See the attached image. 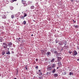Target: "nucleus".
<instances>
[{"mask_svg": "<svg viewBox=\"0 0 79 79\" xmlns=\"http://www.w3.org/2000/svg\"><path fill=\"white\" fill-rule=\"evenodd\" d=\"M31 36H34V35L32 34L31 35Z\"/></svg>", "mask_w": 79, "mask_h": 79, "instance_id": "39", "label": "nucleus"}, {"mask_svg": "<svg viewBox=\"0 0 79 79\" xmlns=\"http://www.w3.org/2000/svg\"><path fill=\"white\" fill-rule=\"evenodd\" d=\"M33 21L35 22V20H34Z\"/></svg>", "mask_w": 79, "mask_h": 79, "instance_id": "49", "label": "nucleus"}, {"mask_svg": "<svg viewBox=\"0 0 79 79\" xmlns=\"http://www.w3.org/2000/svg\"><path fill=\"white\" fill-rule=\"evenodd\" d=\"M65 45H66L67 44V42L66 41H65V43H64Z\"/></svg>", "mask_w": 79, "mask_h": 79, "instance_id": "24", "label": "nucleus"}, {"mask_svg": "<svg viewBox=\"0 0 79 79\" xmlns=\"http://www.w3.org/2000/svg\"><path fill=\"white\" fill-rule=\"evenodd\" d=\"M69 53H70V54H71V53H72V52H70V51H69Z\"/></svg>", "mask_w": 79, "mask_h": 79, "instance_id": "30", "label": "nucleus"}, {"mask_svg": "<svg viewBox=\"0 0 79 79\" xmlns=\"http://www.w3.org/2000/svg\"><path fill=\"white\" fill-rule=\"evenodd\" d=\"M48 73H49L48 72L47 73V74H48Z\"/></svg>", "mask_w": 79, "mask_h": 79, "instance_id": "43", "label": "nucleus"}, {"mask_svg": "<svg viewBox=\"0 0 79 79\" xmlns=\"http://www.w3.org/2000/svg\"><path fill=\"white\" fill-rule=\"evenodd\" d=\"M59 68V67H57L56 68V69H58Z\"/></svg>", "mask_w": 79, "mask_h": 79, "instance_id": "37", "label": "nucleus"}, {"mask_svg": "<svg viewBox=\"0 0 79 79\" xmlns=\"http://www.w3.org/2000/svg\"><path fill=\"white\" fill-rule=\"evenodd\" d=\"M54 53L56 55H58V52L56 51H54Z\"/></svg>", "mask_w": 79, "mask_h": 79, "instance_id": "15", "label": "nucleus"}, {"mask_svg": "<svg viewBox=\"0 0 79 79\" xmlns=\"http://www.w3.org/2000/svg\"><path fill=\"white\" fill-rule=\"evenodd\" d=\"M73 21L74 23H76V21H74V20L73 19Z\"/></svg>", "mask_w": 79, "mask_h": 79, "instance_id": "28", "label": "nucleus"}, {"mask_svg": "<svg viewBox=\"0 0 79 79\" xmlns=\"http://www.w3.org/2000/svg\"><path fill=\"white\" fill-rule=\"evenodd\" d=\"M54 51H55V50H54V49H52L51 50V52L52 53L54 52Z\"/></svg>", "mask_w": 79, "mask_h": 79, "instance_id": "21", "label": "nucleus"}, {"mask_svg": "<svg viewBox=\"0 0 79 79\" xmlns=\"http://www.w3.org/2000/svg\"><path fill=\"white\" fill-rule=\"evenodd\" d=\"M17 0H12V2H16Z\"/></svg>", "mask_w": 79, "mask_h": 79, "instance_id": "27", "label": "nucleus"}, {"mask_svg": "<svg viewBox=\"0 0 79 79\" xmlns=\"http://www.w3.org/2000/svg\"><path fill=\"white\" fill-rule=\"evenodd\" d=\"M19 39H20V38H19Z\"/></svg>", "mask_w": 79, "mask_h": 79, "instance_id": "46", "label": "nucleus"}, {"mask_svg": "<svg viewBox=\"0 0 79 79\" xmlns=\"http://www.w3.org/2000/svg\"><path fill=\"white\" fill-rule=\"evenodd\" d=\"M55 72H56V69H55L54 68V70L52 71V72L53 73V74H54V73H55Z\"/></svg>", "mask_w": 79, "mask_h": 79, "instance_id": "13", "label": "nucleus"}, {"mask_svg": "<svg viewBox=\"0 0 79 79\" xmlns=\"http://www.w3.org/2000/svg\"><path fill=\"white\" fill-rule=\"evenodd\" d=\"M26 16H27V14L26 13H24V17H26Z\"/></svg>", "mask_w": 79, "mask_h": 79, "instance_id": "20", "label": "nucleus"}, {"mask_svg": "<svg viewBox=\"0 0 79 79\" xmlns=\"http://www.w3.org/2000/svg\"><path fill=\"white\" fill-rule=\"evenodd\" d=\"M17 73H18V70H17Z\"/></svg>", "mask_w": 79, "mask_h": 79, "instance_id": "44", "label": "nucleus"}, {"mask_svg": "<svg viewBox=\"0 0 79 79\" xmlns=\"http://www.w3.org/2000/svg\"><path fill=\"white\" fill-rule=\"evenodd\" d=\"M39 72H40V73H41V71H40V70H39Z\"/></svg>", "mask_w": 79, "mask_h": 79, "instance_id": "38", "label": "nucleus"}, {"mask_svg": "<svg viewBox=\"0 0 79 79\" xmlns=\"http://www.w3.org/2000/svg\"><path fill=\"white\" fill-rule=\"evenodd\" d=\"M35 68L36 69H38V66H36V67H35Z\"/></svg>", "mask_w": 79, "mask_h": 79, "instance_id": "33", "label": "nucleus"}, {"mask_svg": "<svg viewBox=\"0 0 79 79\" xmlns=\"http://www.w3.org/2000/svg\"><path fill=\"white\" fill-rule=\"evenodd\" d=\"M77 48H78V49H79V46H77Z\"/></svg>", "mask_w": 79, "mask_h": 79, "instance_id": "34", "label": "nucleus"}, {"mask_svg": "<svg viewBox=\"0 0 79 79\" xmlns=\"http://www.w3.org/2000/svg\"><path fill=\"white\" fill-rule=\"evenodd\" d=\"M11 50H13V48H12Z\"/></svg>", "mask_w": 79, "mask_h": 79, "instance_id": "48", "label": "nucleus"}, {"mask_svg": "<svg viewBox=\"0 0 79 79\" xmlns=\"http://www.w3.org/2000/svg\"><path fill=\"white\" fill-rule=\"evenodd\" d=\"M29 2H30L29 1H28V3H29Z\"/></svg>", "mask_w": 79, "mask_h": 79, "instance_id": "45", "label": "nucleus"}, {"mask_svg": "<svg viewBox=\"0 0 79 79\" xmlns=\"http://www.w3.org/2000/svg\"><path fill=\"white\" fill-rule=\"evenodd\" d=\"M71 2H73V0H70Z\"/></svg>", "mask_w": 79, "mask_h": 79, "instance_id": "35", "label": "nucleus"}, {"mask_svg": "<svg viewBox=\"0 0 79 79\" xmlns=\"http://www.w3.org/2000/svg\"><path fill=\"white\" fill-rule=\"evenodd\" d=\"M40 79H42V77H40Z\"/></svg>", "mask_w": 79, "mask_h": 79, "instance_id": "40", "label": "nucleus"}, {"mask_svg": "<svg viewBox=\"0 0 79 79\" xmlns=\"http://www.w3.org/2000/svg\"><path fill=\"white\" fill-rule=\"evenodd\" d=\"M58 59L59 60V61H60L61 60V57H58Z\"/></svg>", "mask_w": 79, "mask_h": 79, "instance_id": "18", "label": "nucleus"}, {"mask_svg": "<svg viewBox=\"0 0 79 79\" xmlns=\"http://www.w3.org/2000/svg\"><path fill=\"white\" fill-rule=\"evenodd\" d=\"M6 51L5 52H6V54H7V55H10V51Z\"/></svg>", "mask_w": 79, "mask_h": 79, "instance_id": "11", "label": "nucleus"}, {"mask_svg": "<svg viewBox=\"0 0 79 79\" xmlns=\"http://www.w3.org/2000/svg\"><path fill=\"white\" fill-rule=\"evenodd\" d=\"M54 76L55 77H56L57 76H58V73L54 74Z\"/></svg>", "mask_w": 79, "mask_h": 79, "instance_id": "9", "label": "nucleus"}, {"mask_svg": "<svg viewBox=\"0 0 79 79\" xmlns=\"http://www.w3.org/2000/svg\"><path fill=\"white\" fill-rule=\"evenodd\" d=\"M27 66H26L25 67V68L26 69V70H27L28 69H27Z\"/></svg>", "mask_w": 79, "mask_h": 79, "instance_id": "26", "label": "nucleus"}, {"mask_svg": "<svg viewBox=\"0 0 79 79\" xmlns=\"http://www.w3.org/2000/svg\"><path fill=\"white\" fill-rule=\"evenodd\" d=\"M42 75V73H40Z\"/></svg>", "mask_w": 79, "mask_h": 79, "instance_id": "47", "label": "nucleus"}, {"mask_svg": "<svg viewBox=\"0 0 79 79\" xmlns=\"http://www.w3.org/2000/svg\"><path fill=\"white\" fill-rule=\"evenodd\" d=\"M28 5H29V3H28Z\"/></svg>", "mask_w": 79, "mask_h": 79, "instance_id": "52", "label": "nucleus"}, {"mask_svg": "<svg viewBox=\"0 0 79 79\" xmlns=\"http://www.w3.org/2000/svg\"><path fill=\"white\" fill-rule=\"evenodd\" d=\"M5 52L4 51H3L2 52V55H5Z\"/></svg>", "mask_w": 79, "mask_h": 79, "instance_id": "14", "label": "nucleus"}, {"mask_svg": "<svg viewBox=\"0 0 79 79\" xmlns=\"http://www.w3.org/2000/svg\"><path fill=\"white\" fill-rule=\"evenodd\" d=\"M56 43L57 44V43H58V40H55Z\"/></svg>", "mask_w": 79, "mask_h": 79, "instance_id": "25", "label": "nucleus"}, {"mask_svg": "<svg viewBox=\"0 0 79 79\" xmlns=\"http://www.w3.org/2000/svg\"><path fill=\"white\" fill-rule=\"evenodd\" d=\"M47 54L48 56H49V55H51V52H47Z\"/></svg>", "mask_w": 79, "mask_h": 79, "instance_id": "8", "label": "nucleus"}, {"mask_svg": "<svg viewBox=\"0 0 79 79\" xmlns=\"http://www.w3.org/2000/svg\"><path fill=\"white\" fill-rule=\"evenodd\" d=\"M23 24H24V25H25V24H26V21H24L23 22Z\"/></svg>", "mask_w": 79, "mask_h": 79, "instance_id": "19", "label": "nucleus"}, {"mask_svg": "<svg viewBox=\"0 0 79 79\" xmlns=\"http://www.w3.org/2000/svg\"><path fill=\"white\" fill-rule=\"evenodd\" d=\"M77 61H79V58L77 60Z\"/></svg>", "mask_w": 79, "mask_h": 79, "instance_id": "36", "label": "nucleus"}, {"mask_svg": "<svg viewBox=\"0 0 79 79\" xmlns=\"http://www.w3.org/2000/svg\"><path fill=\"white\" fill-rule=\"evenodd\" d=\"M55 59L54 58L53 59H52L50 61L51 63H53L54 62H55Z\"/></svg>", "mask_w": 79, "mask_h": 79, "instance_id": "7", "label": "nucleus"}, {"mask_svg": "<svg viewBox=\"0 0 79 79\" xmlns=\"http://www.w3.org/2000/svg\"><path fill=\"white\" fill-rule=\"evenodd\" d=\"M59 44L60 45H63V42L61 41H60L59 43Z\"/></svg>", "mask_w": 79, "mask_h": 79, "instance_id": "10", "label": "nucleus"}, {"mask_svg": "<svg viewBox=\"0 0 79 79\" xmlns=\"http://www.w3.org/2000/svg\"><path fill=\"white\" fill-rule=\"evenodd\" d=\"M11 18H12V19H13V18H15V16H14V15H12Z\"/></svg>", "mask_w": 79, "mask_h": 79, "instance_id": "23", "label": "nucleus"}, {"mask_svg": "<svg viewBox=\"0 0 79 79\" xmlns=\"http://www.w3.org/2000/svg\"><path fill=\"white\" fill-rule=\"evenodd\" d=\"M77 55V52L76 50H75L73 52V56H76Z\"/></svg>", "mask_w": 79, "mask_h": 79, "instance_id": "5", "label": "nucleus"}, {"mask_svg": "<svg viewBox=\"0 0 79 79\" xmlns=\"http://www.w3.org/2000/svg\"><path fill=\"white\" fill-rule=\"evenodd\" d=\"M75 27H78V26L76 25V26H75Z\"/></svg>", "mask_w": 79, "mask_h": 79, "instance_id": "32", "label": "nucleus"}, {"mask_svg": "<svg viewBox=\"0 0 79 79\" xmlns=\"http://www.w3.org/2000/svg\"><path fill=\"white\" fill-rule=\"evenodd\" d=\"M38 60H39V59H36V61H38Z\"/></svg>", "mask_w": 79, "mask_h": 79, "instance_id": "29", "label": "nucleus"}, {"mask_svg": "<svg viewBox=\"0 0 79 79\" xmlns=\"http://www.w3.org/2000/svg\"><path fill=\"white\" fill-rule=\"evenodd\" d=\"M47 69V70H48V71H51V70L52 69L50 67V65H49L48 66Z\"/></svg>", "mask_w": 79, "mask_h": 79, "instance_id": "3", "label": "nucleus"}, {"mask_svg": "<svg viewBox=\"0 0 79 79\" xmlns=\"http://www.w3.org/2000/svg\"><path fill=\"white\" fill-rule=\"evenodd\" d=\"M66 73L65 72H64L63 75H66Z\"/></svg>", "mask_w": 79, "mask_h": 79, "instance_id": "22", "label": "nucleus"}, {"mask_svg": "<svg viewBox=\"0 0 79 79\" xmlns=\"http://www.w3.org/2000/svg\"><path fill=\"white\" fill-rule=\"evenodd\" d=\"M19 40V41H20V40Z\"/></svg>", "mask_w": 79, "mask_h": 79, "instance_id": "50", "label": "nucleus"}, {"mask_svg": "<svg viewBox=\"0 0 79 79\" xmlns=\"http://www.w3.org/2000/svg\"><path fill=\"white\" fill-rule=\"evenodd\" d=\"M43 52H44V50H43Z\"/></svg>", "mask_w": 79, "mask_h": 79, "instance_id": "51", "label": "nucleus"}, {"mask_svg": "<svg viewBox=\"0 0 79 79\" xmlns=\"http://www.w3.org/2000/svg\"><path fill=\"white\" fill-rule=\"evenodd\" d=\"M22 3L24 5V6H26L27 5V4L26 3V1H24L22 0Z\"/></svg>", "mask_w": 79, "mask_h": 79, "instance_id": "2", "label": "nucleus"}, {"mask_svg": "<svg viewBox=\"0 0 79 79\" xmlns=\"http://www.w3.org/2000/svg\"><path fill=\"white\" fill-rule=\"evenodd\" d=\"M4 46H3V48H6L5 49V51L6 52H7L8 51H9V48H7V47H9V46L7 45V44L6 43H3L2 44ZM4 45H6V46H5Z\"/></svg>", "mask_w": 79, "mask_h": 79, "instance_id": "1", "label": "nucleus"}, {"mask_svg": "<svg viewBox=\"0 0 79 79\" xmlns=\"http://www.w3.org/2000/svg\"><path fill=\"white\" fill-rule=\"evenodd\" d=\"M31 9L33 10L34 9V6H32L30 7Z\"/></svg>", "mask_w": 79, "mask_h": 79, "instance_id": "12", "label": "nucleus"}, {"mask_svg": "<svg viewBox=\"0 0 79 79\" xmlns=\"http://www.w3.org/2000/svg\"><path fill=\"white\" fill-rule=\"evenodd\" d=\"M14 79H17V78H14Z\"/></svg>", "mask_w": 79, "mask_h": 79, "instance_id": "41", "label": "nucleus"}, {"mask_svg": "<svg viewBox=\"0 0 79 79\" xmlns=\"http://www.w3.org/2000/svg\"><path fill=\"white\" fill-rule=\"evenodd\" d=\"M19 18H20L21 19H24V18L23 16H21L19 17Z\"/></svg>", "mask_w": 79, "mask_h": 79, "instance_id": "16", "label": "nucleus"}, {"mask_svg": "<svg viewBox=\"0 0 79 79\" xmlns=\"http://www.w3.org/2000/svg\"><path fill=\"white\" fill-rule=\"evenodd\" d=\"M2 40H3V38H2V37H0V42H2Z\"/></svg>", "mask_w": 79, "mask_h": 79, "instance_id": "17", "label": "nucleus"}, {"mask_svg": "<svg viewBox=\"0 0 79 79\" xmlns=\"http://www.w3.org/2000/svg\"><path fill=\"white\" fill-rule=\"evenodd\" d=\"M1 76V73H0V76Z\"/></svg>", "mask_w": 79, "mask_h": 79, "instance_id": "42", "label": "nucleus"}, {"mask_svg": "<svg viewBox=\"0 0 79 79\" xmlns=\"http://www.w3.org/2000/svg\"><path fill=\"white\" fill-rule=\"evenodd\" d=\"M51 68L52 69V68H55V66H56V65L55 64H52L50 65Z\"/></svg>", "mask_w": 79, "mask_h": 79, "instance_id": "4", "label": "nucleus"}, {"mask_svg": "<svg viewBox=\"0 0 79 79\" xmlns=\"http://www.w3.org/2000/svg\"><path fill=\"white\" fill-rule=\"evenodd\" d=\"M7 44L8 45H9V46L10 47L12 45V43L11 42H8L7 43Z\"/></svg>", "mask_w": 79, "mask_h": 79, "instance_id": "6", "label": "nucleus"}, {"mask_svg": "<svg viewBox=\"0 0 79 79\" xmlns=\"http://www.w3.org/2000/svg\"><path fill=\"white\" fill-rule=\"evenodd\" d=\"M72 74V73H71V72H70L69 73V75H71ZM72 74H73V73Z\"/></svg>", "mask_w": 79, "mask_h": 79, "instance_id": "31", "label": "nucleus"}]
</instances>
